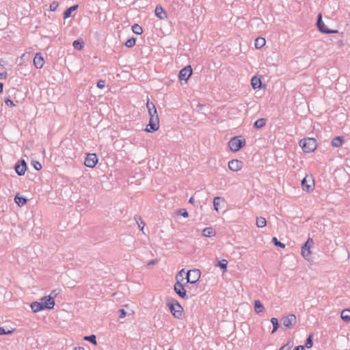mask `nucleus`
I'll use <instances>...</instances> for the list:
<instances>
[{
  "instance_id": "f257e3e1",
  "label": "nucleus",
  "mask_w": 350,
  "mask_h": 350,
  "mask_svg": "<svg viewBox=\"0 0 350 350\" xmlns=\"http://www.w3.org/2000/svg\"><path fill=\"white\" fill-rule=\"evenodd\" d=\"M299 146L304 152L310 153L316 150L317 142L314 138L308 137L300 140Z\"/></svg>"
},
{
  "instance_id": "f03ea898",
  "label": "nucleus",
  "mask_w": 350,
  "mask_h": 350,
  "mask_svg": "<svg viewBox=\"0 0 350 350\" xmlns=\"http://www.w3.org/2000/svg\"><path fill=\"white\" fill-rule=\"evenodd\" d=\"M167 306L174 317L178 319H180L182 317L183 308L177 300L172 299L170 301L167 303Z\"/></svg>"
},
{
  "instance_id": "7ed1b4c3",
  "label": "nucleus",
  "mask_w": 350,
  "mask_h": 350,
  "mask_svg": "<svg viewBox=\"0 0 350 350\" xmlns=\"http://www.w3.org/2000/svg\"><path fill=\"white\" fill-rule=\"evenodd\" d=\"M245 144V140L241 136L234 137L228 142L230 150L234 152L239 151Z\"/></svg>"
},
{
  "instance_id": "20e7f679",
  "label": "nucleus",
  "mask_w": 350,
  "mask_h": 350,
  "mask_svg": "<svg viewBox=\"0 0 350 350\" xmlns=\"http://www.w3.org/2000/svg\"><path fill=\"white\" fill-rule=\"evenodd\" d=\"M201 273L199 269H191L186 273V284H196L200 278Z\"/></svg>"
},
{
  "instance_id": "39448f33",
  "label": "nucleus",
  "mask_w": 350,
  "mask_h": 350,
  "mask_svg": "<svg viewBox=\"0 0 350 350\" xmlns=\"http://www.w3.org/2000/svg\"><path fill=\"white\" fill-rule=\"evenodd\" d=\"M159 128V118L158 115L154 116H151L149 120V123L147 125L145 131L148 133H153L157 131Z\"/></svg>"
},
{
  "instance_id": "423d86ee",
  "label": "nucleus",
  "mask_w": 350,
  "mask_h": 350,
  "mask_svg": "<svg viewBox=\"0 0 350 350\" xmlns=\"http://www.w3.org/2000/svg\"><path fill=\"white\" fill-rule=\"evenodd\" d=\"M317 26L319 29V31L323 33H338V30H332L326 27L324 22L322 20V15L321 14H319L317 16Z\"/></svg>"
},
{
  "instance_id": "0eeeda50",
  "label": "nucleus",
  "mask_w": 350,
  "mask_h": 350,
  "mask_svg": "<svg viewBox=\"0 0 350 350\" xmlns=\"http://www.w3.org/2000/svg\"><path fill=\"white\" fill-rule=\"evenodd\" d=\"M187 284L185 285L181 283L180 280H177L174 285V290L176 293L182 299H187L188 295L187 294V291L185 289V286Z\"/></svg>"
},
{
  "instance_id": "6e6552de",
  "label": "nucleus",
  "mask_w": 350,
  "mask_h": 350,
  "mask_svg": "<svg viewBox=\"0 0 350 350\" xmlns=\"http://www.w3.org/2000/svg\"><path fill=\"white\" fill-rule=\"evenodd\" d=\"M314 186V180L312 176H306L301 180V187L304 191L309 192L312 191Z\"/></svg>"
},
{
  "instance_id": "1a4fd4ad",
  "label": "nucleus",
  "mask_w": 350,
  "mask_h": 350,
  "mask_svg": "<svg viewBox=\"0 0 350 350\" xmlns=\"http://www.w3.org/2000/svg\"><path fill=\"white\" fill-rule=\"evenodd\" d=\"M193 72L192 68L191 66H187L182 68L178 73V78L180 81H187L189 78L191 76Z\"/></svg>"
},
{
  "instance_id": "9d476101",
  "label": "nucleus",
  "mask_w": 350,
  "mask_h": 350,
  "mask_svg": "<svg viewBox=\"0 0 350 350\" xmlns=\"http://www.w3.org/2000/svg\"><path fill=\"white\" fill-rule=\"evenodd\" d=\"M98 161L97 155L95 153H89L85 159L84 165L88 167L92 168L96 166Z\"/></svg>"
},
{
  "instance_id": "9b49d317",
  "label": "nucleus",
  "mask_w": 350,
  "mask_h": 350,
  "mask_svg": "<svg viewBox=\"0 0 350 350\" xmlns=\"http://www.w3.org/2000/svg\"><path fill=\"white\" fill-rule=\"evenodd\" d=\"M282 324L288 329H291L297 322L296 316L293 314L284 317L281 319Z\"/></svg>"
},
{
  "instance_id": "f8f14e48",
  "label": "nucleus",
  "mask_w": 350,
  "mask_h": 350,
  "mask_svg": "<svg viewBox=\"0 0 350 350\" xmlns=\"http://www.w3.org/2000/svg\"><path fill=\"white\" fill-rule=\"evenodd\" d=\"M14 170L18 176H23L25 174L27 170V164L23 159H21L14 165Z\"/></svg>"
},
{
  "instance_id": "ddd939ff",
  "label": "nucleus",
  "mask_w": 350,
  "mask_h": 350,
  "mask_svg": "<svg viewBox=\"0 0 350 350\" xmlns=\"http://www.w3.org/2000/svg\"><path fill=\"white\" fill-rule=\"evenodd\" d=\"M243 167V162L238 159H232L228 162V168L233 172H238Z\"/></svg>"
},
{
  "instance_id": "4468645a",
  "label": "nucleus",
  "mask_w": 350,
  "mask_h": 350,
  "mask_svg": "<svg viewBox=\"0 0 350 350\" xmlns=\"http://www.w3.org/2000/svg\"><path fill=\"white\" fill-rule=\"evenodd\" d=\"M41 302L44 309H53L55 306V300L51 297H44L41 299Z\"/></svg>"
},
{
  "instance_id": "2eb2a0df",
  "label": "nucleus",
  "mask_w": 350,
  "mask_h": 350,
  "mask_svg": "<svg viewBox=\"0 0 350 350\" xmlns=\"http://www.w3.org/2000/svg\"><path fill=\"white\" fill-rule=\"evenodd\" d=\"M33 64L36 68H42L44 64V59L40 53H37L33 58Z\"/></svg>"
},
{
  "instance_id": "dca6fc26",
  "label": "nucleus",
  "mask_w": 350,
  "mask_h": 350,
  "mask_svg": "<svg viewBox=\"0 0 350 350\" xmlns=\"http://www.w3.org/2000/svg\"><path fill=\"white\" fill-rule=\"evenodd\" d=\"M310 247L311 246L308 245V243H304L301 249V255L308 260H310L311 255Z\"/></svg>"
},
{
  "instance_id": "f3484780",
  "label": "nucleus",
  "mask_w": 350,
  "mask_h": 350,
  "mask_svg": "<svg viewBox=\"0 0 350 350\" xmlns=\"http://www.w3.org/2000/svg\"><path fill=\"white\" fill-rule=\"evenodd\" d=\"M154 13L156 16L158 17L159 19H165L167 18L166 12L160 5L156 6Z\"/></svg>"
},
{
  "instance_id": "a211bd4d",
  "label": "nucleus",
  "mask_w": 350,
  "mask_h": 350,
  "mask_svg": "<svg viewBox=\"0 0 350 350\" xmlns=\"http://www.w3.org/2000/svg\"><path fill=\"white\" fill-rule=\"evenodd\" d=\"M251 85L254 90L260 88L262 85L261 77L254 76L251 79Z\"/></svg>"
},
{
  "instance_id": "6ab92c4d",
  "label": "nucleus",
  "mask_w": 350,
  "mask_h": 350,
  "mask_svg": "<svg viewBox=\"0 0 350 350\" xmlns=\"http://www.w3.org/2000/svg\"><path fill=\"white\" fill-rule=\"evenodd\" d=\"M31 308L33 312H38L40 311L44 310L41 301L40 302H38V301L32 302L31 304Z\"/></svg>"
},
{
  "instance_id": "aec40b11",
  "label": "nucleus",
  "mask_w": 350,
  "mask_h": 350,
  "mask_svg": "<svg viewBox=\"0 0 350 350\" xmlns=\"http://www.w3.org/2000/svg\"><path fill=\"white\" fill-rule=\"evenodd\" d=\"M14 202L19 206H23L25 205L27 202V199L23 196H20V194L18 193L14 197Z\"/></svg>"
},
{
  "instance_id": "412c9836",
  "label": "nucleus",
  "mask_w": 350,
  "mask_h": 350,
  "mask_svg": "<svg viewBox=\"0 0 350 350\" xmlns=\"http://www.w3.org/2000/svg\"><path fill=\"white\" fill-rule=\"evenodd\" d=\"M78 8H79V5L77 4H76V5H74L72 6L67 8L63 14V18L64 19H66V18L70 17L72 12L75 11L76 10H77Z\"/></svg>"
},
{
  "instance_id": "4be33fe9",
  "label": "nucleus",
  "mask_w": 350,
  "mask_h": 350,
  "mask_svg": "<svg viewBox=\"0 0 350 350\" xmlns=\"http://www.w3.org/2000/svg\"><path fill=\"white\" fill-rule=\"evenodd\" d=\"M221 202H224V203L225 202L224 198H223L221 197H219V196L214 198L213 206H214V209L217 212H219V205H220Z\"/></svg>"
},
{
  "instance_id": "5701e85b",
  "label": "nucleus",
  "mask_w": 350,
  "mask_h": 350,
  "mask_svg": "<svg viewBox=\"0 0 350 350\" xmlns=\"http://www.w3.org/2000/svg\"><path fill=\"white\" fill-rule=\"evenodd\" d=\"M344 138L342 136H337L333 138L332 141V146L338 148L342 146Z\"/></svg>"
},
{
  "instance_id": "b1692460",
  "label": "nucleus",
  "mask_w": 350,
  "mask_h": 350,
  "mask_svg": "<svg viewBox=\"0 0 350 350\" xmlns=\"http://www.w3.org/2000/svg\"><path fill=\"white\" fill-rule=\"evenodd\" d=\"M266 40L264 38L258 37L255 40V47L256 49H261L265 45Z\"/></svg>"
},
{
  "instance_id": "393cba45",
  "label": "nucleus",
  "mask_w": 350,
  "mask_h": 350,
  "mask_svg": "<svg viewBox=\"0 0 350 350\" xmlns=\"http://www.w3.org/2000/svg\"><path fill=\"white\" fill-rule=\"evenodd\" d=\"M267 120L265 118H260L255 121L254 127L256 129H262L266 124Z\"/></svg>"
},
{
  "instance_id": "a878e982",
  "label": "nucleus",
  "mask_w": 350,
  "mask_h": 350,
  "mask_svg": "<svg viewBox=\"0 0 350 350\" xmlns=\"http://www.w3.org/2000/svg\"><path fill=\"white\" fill-rule=\"evenodd\" d=\"M265 310V308L262 303L260 301V300H255L254 301V310L256 313L259 314L262 312H263Z\"/></svg>"
},
{
  "instance_id": "bb28decb",
  "label": "nucleus",
  "mask_w": 350,
  "mask_h": 350,
  "mask_svg": "<svg viewBox=\"0 0 350 350\" xmlns=\"http://www.w3.org/2000/svg\"><path fill=\"white\" fill-rule=\"evenodd\" d=\"M341 319L345 321L349 322L350 321V310L349 309H344L341 312Z\"/></svg>"
},
{
  "instance_id": "cd10ccee",
  "label": "nucleus",
  "mask_w": 350,
  "mask_h": 350,
  "mask_svg": "<svg viewBox=\"0 0 350 350\" xmlns=\"http://www.w3.org/2000/svg\"><path fill=\"white\" fill-rule=\"evenodd\" d=\"M215 234V232L211 227H206L202 230V235L206 237H211Z\"/></svg>"
},
{
  "instance_id": "c85d7f7f",
  "label": "nucleus",
  "mask_w": 350,
  "mask_h": 350,
  "mask_svg": "<svg viewBox=\"0 0 350 350\" xmlns=\"http://www.w3.org/2000/svg\"><path fill=\"white\" fill-rule=\"evenodd\" d=\"M73 47L77 50H82L84 47V43L81 40H76L72 43Z\"/></svg>"
},
{
  "instance_id": "c756f323",
  "label": "nucleus",
  "mask_w": 350,
  "mask_h": 350,
  "mask_svg": "<svg viewBox=\"0 0 350 350\" xmlns=\"http://www.w3.org/2000/svg\"><path fill=\"white\" fill-rule=\"evenodd\" d=\"M271 323H272L273 327L271 331V334H273L278 329L280 325L278 319L275 317H272L271 319Z\"/></svg>"
},
{
  "instance_id": "7c9ffc66",
  "label": "nucleus",
  "mask_w": 350,
  "mask_h": 350,
  "mask_svg": "<svg viewBox=\"0 0 350 350\" xmlns=\"http://www.w3.org/2000/svg\"><path fill=\"white\" fill-rule=\"evenodd\" d=\"M267 225V221L265 217H258L256 218V226L258 228H264Z\"/></svg>"
},
{
  "instance_id": "2f4dec72",
  "label": "nucleus",
  "mask_w": 350,
  "mask_h": 350,
  "mask_svg": "<svg viewBox=\"0 0 350 350\" xmlns=\"http://www.w3.org/2000/svg\"><path fill=\"white\" fill-rule=\"evenodd\" d=\"M132 31L136 35H141L143 33L142 27L138 24H134L132 26Z\"/></svg>"
},
{
  "instance_id": "473e14b6",
  "label": "nucleus",
  "mask_w": 350,
  "mask_h": 350,
  "mask_svg": "<svg viewBox=\"0 0 350 350\" xmlns=\"http://www.w3.org/2000/svg\"><path fill=\"white\" fill-rule=\"evenodd\" d=\"M83 340L85 341H88L94 345H97L96 336L94 334H91L90 336H84Z\"/></svg>"
},
{
  "instance_id": "72a5a7b5",
  "label": "nucleus",
  "mask_w": 350,
  "mask_h": 350,
  "mask_svg": "<svg viewBox=\"0 0 350 350\" xmlns=\"http://www.w3.org/2000/svg\"><path fill=\"white\" fill-rule=\"evenodd\" d=\"M228 261L225 259H223L217 262L216 266L219 267L223 271H226L227 270Z\"/></svg>"
},
{
  "instance_id": "f704fd0d",
  "label": "nucleus",
  "mask_w": 350,
  "mask_h": 350,
  "mask_svg": "<svg viewBox=\"0 0 350 350\" xmlns=\"http://www.w3.org/2000/svg\"><path fill=\"white\" fill-rule=\"evenodd\" d=\"M135 43H136V38L134 37H132V38L128 39L125 42L124 45H125V46H126L128 48H131L135 45Z\"/></svg>"
},
{
  "instance_id": "c9c22d12",
  "label": "nucleus",
  "mask_w": 350,
  "mask_h": 350,
  "mask_svg": "<svg viewBox=\"0 0 350 350\" xmlns=\"http://www.w3.org/2000/svg\"><path fill=\"white\" fill-rule=\"evenodd\" d=\"M135 219L139 228H140V230H142L144 228L145 223L143 221L141 217L136 216V217H135Z\"/></svg>"
},
{
  "instance_id": "e433bc0d",
  "label": "nucleus",
  "mask_w": 350,
  "mask_h": 350,
  "mask_svg": "<svg viewBox=\"0 0 350 350\" xmlns=\"http://www.w3.org/2000/svg\"><path fill=\"white\" fill-rule=\"evenodd\" d=\"M312 345H313V342H312V335L310 334L309 335V336L307 338L306 340V343H305V347L306 348H310L312 347Z\"/></svg>"
},
{
  "instance_id": "4c0bfd02",
  "label": "nucleus",
  "mask_w": 350,
  "mask_h": 350,
  "mask_svg": "<svg viewBox=\"0 0 350 350\" xmlns=\"http://www.w3.org/2000/svg\"><path fill=\"white\" fill-rule=\"evenodd\" d=\"M272 242H273V243L276 247H281V248H284L285 247V244H284L283 243L279 241L276 237H273L272 238Z\"/></svg>"
},
{
  "instance_id": "58836bf2",
  "label": "nucleus",
  "mask_w": 350,
  "mask_h": 350,
  "mask_svg": "<svg viewBox=\"0 0 350 350\" xmlns=\"http://www.w3.org/2000/svg\"><path fill=\"white\" fill-rule=\"evenodd\" d=\"M146 107L148 111H153L154 113H156V107L153 103L148 101L146 103Z\"/></svg>"
},
{
  "instance_id": "ea45409f",
  "label": "nucleus",
  "mask_w": 350,
  "mask_h": 350,
  "mask_svg": "<svg viewBox=\"0 0 350 350\" xmlns=\"http://www.w3.org/2000/svg\"><path fill=\"white\" fill-rule=\"evenodd\" d=\"M14 329L5 331L4 327H0V335H10L14 332Z\"/></svg>"
},
{
  "instance_id": "a19ab883",
  "label": "nucleus",
  "mask_w": 350,
  "mask_h": 350,
  "mask_svg": "<svg viewBox=\"0 0 350 350\" xmlns=\"http://www.w3.org/2000/svg\"><path fill=\"white\" fill-rule=\"evenodd\" d=\"M31 165L36 170H40L42 169V165L39 161H32Z\"/></svg>"
},
{
  "instance_id": "79ce46f5",
  "label": "nucleus",
  "mask_w": 350,
  "mask_h": 350,
  "mask_svg": "<svg viewBox=\"0 0 350 350\" xmlns=\"http://www.w3.org/2000/svg\"><path fill=\"white\" fill-rule=\"evenodd\" d=\"M60 289H54L51 292V294L48 297H51L53 300L60 293Z\"/></svg>"
},
{
  "instance_id": "37998d69",
  "label": "nucleus",
  "mask_w": 350,
  "mask_h": 350,
  "mask_svg": "<svg viewBox=\"0 0 350 350\" xmlns=\"http://www.w3.org/2000/svg\"><path fill=\"white\" fill-rule=\"evenodd\" d=\"M178 214H180V215H182L184 217H189V213H188L187 209H185V208H180L178 211Z\"/></svg>"
},
{
  "instance_id": "c03bdc74",
  "label": "nucleus",
  "mask_w": 350,
  "mask_h": 350,
  "mask_svg": "<svg viewBox=\"0 0 350 350\" xmlns=\"http://www.w3.org/2000/svg\"><path fill=\"white\" fill-rule=\"evenodd\" d=\"M59 5V3L57 1H53L51 4H50V10L51 11H55Z\"/></svg>"
},
{
  "instance_id": "a18cd8bd",
  "label": "nucleus",
  "mask_w": 350,
  "mask_h": 350,
  "mask_svg": "<svg viewBox=\"0 0 350 350\" xmlns=\"http://www.w3.org/2000/svg\"><path fill=\"white\" fill-rule=\"evenodd\" d=\"M96 86L100 89L104 88L105 86V81L102 79L99 80L96 83Z\"/></svg>"
},
{
  "instance_id": "49530a36",
  "label": "nucleus",
  "mask_w": 350,
  "mask_h": 350,
  "mask_svg": "<svg viewBox=\"0 0 350 350\" xmlns=\"http://www.w3.org/2000/svg\"><path fill=\"white\" fill-rule=\"evenodd\" d=\"M4 101L5 104L8 107H13L15 105L14 102L9 98H5Z\"/></svg>"
},
{
  "instance_id": "de8ad7c7",
  "label": "nucleus",
  "mask_w": 350,
  "mask_h": 350,
  "mask_svg": "<svg viewBox=\"0 0 350 350\" xmlns=\"http://www.w3.org/2000/svg\"><path fill=\"white\" fill-rule=\"evenodd\" d=\"M185 273V272L184 269L180 270V271L177 273V275H176V281H177V280H178V278H179V277H181V278H181V280H180V282H181V281H183V280H184L183 275H184Z\"/></svg>"
},
{
  "instance_id": "09e8293b",
  "label": "nucleus",
  "mask_w": 350,
  "mask_h": 350,
  "mask_svg": "<svg viewBox=\"0 0 350 350\" xmlns=\"http://www.w3.org/2000/svg\"><path fill=\"white\" fill-rule=\"evenodd\" d=\"M118 313H119V318H120V319L124 318L126 315V312L125 311L124 309H120L118 310Z\"/></svg>"
},
{
  "instance_id": "8fccbe9b",
  "label": "nucleus",
  "mask_w": 350,
  "mask_h": 350,
  "mask_svg": "<svg viewBox=\"0 0 350 350\" xmlns=\"http://www.w3.org/2000/svg\"><path fill=\"white\" fill-rule=\"evenodd\" d=\"M289 343L290 342H288L287 344L282 346L279 350H290L291 349V347L289 346Z\"/></svg>"
},
{
  "instance_id": "3c124183",
  "label": "nucleus",
  "mask_w": 350,
  "mask_h": 350,
  "mask_svg": "<svg viewBox=\"0 0 350 350\" xmlns=\"http://www.w3.org/2000/svg\"><path fill=\"white\" fill-rule=\"evenodd\" d=\"M157 262H158V260L157 259H154V260H152L150 262H148V263L147 264V266L150 267V266H152V265H154Z\"/></svg>"
},
{
  "instance_id": "603ef678",
  "label": "nucleus",
  "mask_w": 350,
  "mask_h": 350,
  "mask_svg": "<svg viewBox=\"0 0 350 350\" xmlns=\"http://www.w3.org/2000/svg\"><path fill=\"white\" fill-rule=\"evenodd\" d=\"M305 347L304 345H298L295 347L293 350H304Z\"/></svg>"
},
{
  "instance_id": "864d4df0",
  "label": "nucleus",
  "mask_w": 350,
  "mask_h": 350,
  "mask_svg": "<svg viewBox=\"0 0 350 350\" xmlns=\"http://www.w3.org/2000/svg\"><path fill=\"white\" fill-rule=\"evenodd\" d=\"M305 243H308V245L311 246L313 244V239L309 237Z\"/></svg>"
},
{
  "instance_id": "5fc2aeb1",
  "label": "nucleus",
  "mask_w": 350,
  "mask_h": 350,
  "mask_svg": "<svg viewBox=\"0 0 350 350\" xmlns=\"http://www.w3.org/2000/svg\"><path fill=\"white\" fill-rule=\"evenodd\" d=\"M148 113H149L150 118H151V116H154L155 115H158L157 111H156V113H154L153 111H152V110L148 111Z\"/></svg>"
},
{
  "instance_id": "6e6d98bb",
  "label": "nucleus",
  "mask_w": 350,
  "mask_h": 350,
  "mask_svg": "<svg viewBox=\"0 0 350 350\" xmlns=\"http://www.w3.org/2000/svg\"><path fill=\"white\" fill-rule=\"evenodd\" d=\"M73 350H85V349L82 347H75Z\"/></svg>"
},
{
  "instance_id": "4d7b16f0",
  "label": "nucleus",
  "mask_w": 350,
  "mask_h": 350,
  "mask_svg": "<svg viewBox=\"0 0 350 350\" xmlns=\"http://www.w3.org/2000/svg\"><path fill=\"white\" fill-rule=\"evenodd\" d=\"M4 61L2 59H0V68H4Z\"/></svg>"
},
{
  "instance_id": "13d9d810",
  "label": "nucleus",
  "mask_w": 350,
  "mask_h": 350,
  "mask_svg": "<svg viewBox=\"0 0 350 350\" xmlns=\"http://www.w3.org/2000/svg\"><path fill=\"white\" fill-rule=\"evenodd\" d=\"M7 76L6 72L0 73V79L5 78Z\"/></svg>"
},
{
  "instance_id": "bf43d9fd",
  "label": "nucleus",
  "mask_w": 350,
  "mask_h": 350,
  "mask_svg": "<svg viewBox=\"0 0 350 350\" xmlns=\"http://www.w3.org/2000/svg\"><path fill=\"white\" fill-rule=\"evenodd\" d=\"M3 83L0 82V93L3 92Z\"/></svg>"
},
{
  "instance_id": "052dcab7",
  "label": "nucleus",
  "mask_w": 350,
  "mask_h": 350,
  "mask_svg": "<svg viewBox=\"0 0 350 350\" xmlns=\"http://www.w3.org/2000/svg\"><path fill=\"white\" fill-rule=\"evenodd\" d=\"M194 198L193 197L190 198L189 200V202L190 204H194Z\"/></svg>"
},
{
  "instance_id": "680f3d73",
  "label": "nucleus",
  "mask_w": 350,
  "mask_h": 350,
  "mask_svg": "<svg viewBox=\"0 0 350 350\" xmlns=\"http://www.w3.org/2000/svg\"><path fill=\"white\" fill-rule=\"evenodd\" d=\"M169 350H172V349H170Z\"/></svg>"
}]
</instances>
